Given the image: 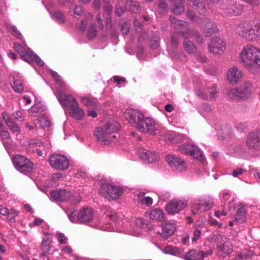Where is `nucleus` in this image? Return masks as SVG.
Returning <instances> with one entry per match:
<instances>
[{"label": "nucleus", "mask_w": 260, "mask_h": 260, "mask_svg": "<svg viewBox=\"0 0 260 260\" xmlns=\"http://www.w3.org/2000/svg\"><path fill=\"white\" fill-rule=\"evenodd\" d=\"M129 122L141 133L154 134L155 131V122L152 118L145 117L144 115L137 111H131L125 115Z\"/></svg>", "instance_id": "f257e3e1"}, {"label": "nucleus", "mask_w": 260, "mask_h": 260, "mask_svg": "<svg viewBox=\"0 0 260 260\" xmlns=\"http://www.w3.org/2000/svg\"><path fill=\"white\" fill-rule=\"evenodd\" d=\"M120 124L114 120L109 121L103 127H97L94 132V136L102 145H109L114 142L118 135L116 133L120 129Z\"/></svg>", "instance_id": "f03ea898"}, {"label": "nucleus", "mask_w": 260, "mask_h": 260, "mask_svg": "<svg viewBox=\"0 0 260 260\" xmlns=\"http://www.w3.org/2000/svg\"><path fill=\"white\" fill-rule=\"evenodd\" d=\"M240 58L248 69L260 67V50L252 45H247L241 50Z\"/></svg>", "instance_id": "7ed1b4c3"}, {"label": "nucleus", "mask_w": 260, "mask_h": 260, "mask_svg": "<svg viewBox=\"0 0 260 260\" xmlns=\"http://www.w3.org/2000/svg\"><path fill=\"white\" fill-rule=\"evenodd\" d=\"M15 168L22 173L27 174L32 172L34 164L23 155H15L12 159Z\"/></svg>", "instance_id": "20e7f679"}, {"label": "nucleus", "mask_w": 260, "mask_h": 260, "mask_svg": "<svg viewBox=\"0 0 260 260\" xmlns=\"http://www.w3.org/2000/svg\"><path fill=\"white\" fill-rule=\"evenodd\" d=\"M99 191L100 193L109 200H115L119 198L123 193L121 187L113 185L109 183H103L101 185Z\"/></svg>", "instance_id": "39448f33"}, {"label": "nucleus", "mask_w": 260, "mask_h": 260, "mask_svg": "<svg viewBox=\"0 0 260 260\" xmlns=\"http://www.w3.org/2000/svg\"><path fill=\"white\" fill-rule=\"evenodd\" d=\"M212 239L214 242L216 243L219 254L222 256H226L232 252L231 243L221 235H215Z\"/></svg>", "instance_id": "423d86ee"}, {"label": "nucleus", "mask_w": 260, "mask_h": 260, "mask_svg": "<svg viewBox=\"0 0 260 260\" xmlns=\"http://www.w3.org/2000/svg\"><path fill=\"white\" fill-rule=\"evenodd\" d=\"M50 165L56 170H64L68 168L69 162L68 158L64 155L54 154L49 158Z\"/></svg>", "instance_id": "0eeeda50"}, {"label": "nucleus", "mask_w": 260, "mask_h": 260, "mask_svg": "<svg viewBox=\"0 0 260 260\" xmlns=\"http://www.w3.org/2000/svg\"><path fill=\"white\" fill-rule=\"evenodd\" d=\"M253 24L249 21H244L239 23L236 28V33L243 39L251 41Z\"/></svg>", "instance_id": "6e6552de"}, {"label": "nucleus", "mask_w": 260, "mask_h": 260, "mask_svg": "<svg viewBox=\"0 0 260 260\" xmlns=\"http://www.w3.org/2000/svg\"><path fill=\"white\" fill-rule=\"evenodd\" d=\"M187 205L186 200H173L166 206V211L169 214H175L179 213Z\"/></svg>", "instance_id": "1a4fd4ad"}, {"label": "nucleus", "mask_w": 260, "mask_h": 260, "mask_svg": "<svg viewBox=\"0 0 260 260\" xmlns=\"http://www.w3.org/2000/svg\"><path fill=\"white\" fill-rule=\"evenodd\" d=\"M220 7L226 14L230 15H239L243 11V6L240 4H237V3H233L229 5H226L225 4H221Z\"/></svg>", "instance_id": "9d476101"}, {"label": "nucleus", "mask_w": 260, "mask_h": 260, "mask_svg": "<svg viewBox=\"0 0 260 260\" xmlns=\"http://www.w3.org/2000/svg\"><path fill=\"white\" fill-rule=\"evenodd\" d=\"M209 51L214 54H222L225 50V44L220 38H213L209 46Z\"/></svg>", "instance_id": "9b49d317"}, {"label": "nucleus", "mask_w": 260, "mask_h": 260, "mask_svg": "<svg viewBox=\"0 0 260 260\" xmlns=\"http://www.w3.org/2000/svg\"><path fill=\"white\" fill-rule=\"evenodd\" d=\"M166 160L171 167H174L179 171H183L186 169L184 161L175 155H168L166 157Z\"/></svg>", "instance_id": "f8f14e48"}, {"label": "nucleus", "mask_w": 260, "mask_h": 260, "mask_svg": "<svg viewBox=\"0 0 260 260\" xmlns=\"http://www.w3.org/2000/svg\"><path fill=\"white\" fill-rule=\"evenodd\" d=\"M246 145L250 149L260 148V131L249 134L246 141Z\"/></svg>", "instance_id": "ddd939ff"}, {"label": "nucleus", "mask_w": 260, "mask_h": 260, "mask_svg": "<svg viewBox=\"0 0 260 260\" xmlns=\"http://www.w3.org/2000/svg\"><path fill=\"white\" fill-rule=\"evenodd\" d=\"M93 211L91 208L86 207L81 209L77 216V219L82 223H87L93 219Z\"/></svg>", "instance_id": "4468645a"}, {"label": "nucleus", "mask_w": 260, "mask_h": 260, "mask_svg": "<svg viewBox=\"0 0 260 260\" xmlns=\"http://www.w3.org/2000/svg\"><path fill=\"white\" fill-rule=\"evenodd\" d=\"M212 251L206 252L197 250L189 251L185 255L186 260H203L205 257L212 254Z\"/></svg>", "instance_id": "2eb2a0df"}, {"label": "nucleus", "mask_w": 260, "mask_h": 260, "mask_svg": "<svg viewBox=\"0 0 260 260\" xmlns=\"http://www.w3.org/2000/svg\"><path fill=\"white\" fill-rule=\"evenodd\" d=\"M51 196L59 202H66L72 198L71 192L65 189L53 190L51 192Z\"/></svg>", "instance_id": "dca6fc26"}, {"label": "nucleus", "mask_w": 260, "mask_h": 260, "mask_svg": "<svg viewBox=\"0 0 260 260\" xmlns=\"http://www.w3.org/2000/svg\"><path fill=\"white\" fill-rule=\"evenodd\" d=\"M238 99L245 100L248 98L251 92V85L249 82H245L237 88Z\"/></svg>", "instance_id": "f3484780"}, {"label": "nucleus", "mask_w": 260, "mask_h": 260, "mask_svg": "<svg viewBox=\"0 0 260 260\" xmlns=\"http://www.w3.org/2000/svg\"><path fill=\"white\" fill-rule=\"evenodd\" d=\"M202 27L206 37H209L217 31L216 25L214 22L208 18L204 19Z\"/></svg>", "instance_id": "a211bd4d"}, {"label": "nucleus", "mask_w": 260, "mask_h": 260, "mask_svg": "<svg viewBox=\"0 0 260 260\" xmlns=\"http://www.w3.org/2000/svg\"><path fill=\"white\" fill-rule=\"evenodd\" d=\"M182 36L183 38H194L198 44H202L203 42V38L200 32L195 29L188 28L185 31H181Z\"/></svg>", "instance_id": "6ab92c4d"}, {"label": "nucleus", "mask_w": 260, "mask_h": 260, "mask_svg": "<svg viewBox=\"0 0 260 260\" xmlns=\"http://www.w3.org/2000/svg\"><path fill=\"white\" fill-rule=\"evenodd\" d=\"M58 99L60 104L67 109L71 107V105L78 103L75 98L72 95L68 94H60L58 96Z\"/></svg>", "instance_id": "aec40b11"}, {"label": "nucleus", "mask_w": 260, "mask_h": 260, "mask_svg": "<svg viewBox=\"0 0 260 260\" xmlns=\"http://www.w3.org/2000/svg\"><path fill=\"white\" fill-rule=\"evenodd\" d=\"M2 117L4 120L6 124L9 128L11 131L13 133H19L20 128L18 125L14 121L12 117L5 113L3 112L2 114Z\"/></svg>", "instance_id": "412c9836"}, {"label": "nucleus", "mask_w": 260, "mask_h": 260, "mask_svg": "<svg viewBox=\"0 0 260 260\" xmlns=\"http://www.w3.org/2000/svg\"><path fill=\"white\" fill-rule=\"evenodd\" d=\"M67 110L69 111V115L73 118L77 120H81L83 118L84 111L79 107L78 103L71 105Z\"/></svg>", "instance_id": "4be33fe9"}, {"label": "nucleus", "mask_w": 260, "mask_h": 260, "mask_svg": "<svg viewBox=\"0 0 260 260\" xmlns=\"http://www.w3.org/2000/svg\"><path fill=\"white\" fill-rule=\"evenodd\" d=\"M10 84L14 91L21 93L24 90L22 78L18 76H13L11 80Z\"/></svg>", "instance_id": "5701e85b"}, {"label": "nucleus", "mask_w": 260, "mask_h": 260, "mask_svg": "<svg viewBox=\"0 0 260 260\" xmlns=\"http://www.w3.org/2000/svg\"><path fill=\"white\" fill-rule=\"evenodd\" d=\"M139 155L142 160L148 163L156 161L158 159L157 154H154L151 152L144 149H140L139 151Z\"/></svg>", "instance_id": "b1692460"}, {"label": "nucleus", "mask_w": 260, "mask_h": 260, "mask_svg": "<svg viewBox=\"0 0 260 260\" xmlns=\"http://www.w3.org/2000/svg\"><path fill=\"white\" fill-rule=\"evenodd\" d=\"M161 228V236L165 239H168L173 234L176 228L174 223L165 222L162 224Z\"/></svg>", "instance_id": "393cba45"}, {"label": "nucleus", "mask_w": 260, "mask_h": 260, "mask_svg": "<svg viewBox=\"0 0 260 260\" xmlns=\"http://www.w3.org/2000/svg\"><path fill=\"white\" fill-rule=\"evenodd\" d=\"M241 77V71L236 67L230 69L228 72V80L233 84L237 83Z\"/></svg>", "instance_id": "a878e982"}, {"label": "nucleus", "mask_w": 260, "mask_h": 260, "mask_svg": "<svg viewBox=\"0 0 260 260\" xmlns=\"http://www.w3.org/2000/svg\"><path fill=\"white\" fill-rule=\"evenodd\" d=\"M173 4L172 12L175 14H181L184 11L182 0H169Z\"/></svg>", "instance_id": "bb28decb"}, {"label": "nucleus", "mask_w": 260, "mask_h": 260, "mask_svg": "<svg viewBox=\"0 0 260 260\" xmlns=\"http://www.w3.org/2000/svg\"><path fill=\"white\" fill-rule=\"evenodd\" d=\"M85 19L82 20L80 22L76 24V27L79 31L84 32L89 23V21L92 19V15L88 12L84 15Z\"/></svg>", "instance_id": "cd10ccee"}, {"label": "nucleus", "mask_w": 260, "mask_h": 260, "mask_svg": "<svg viewBox=\"0 0 260 260\" xmlns=\"http://www.w3.org/2000/svg\"><path fill=\"white\" fill-rule=\"evenodd\" d=\"M52 243V240H49V238L43 239L41 246V249L42 251V253L41 254V256L42 257H47V256L49 254V251L51 248V243Z\"/></svg>", "instance_id": "c85d7f7f"}, {"label": "nucleus", "mask_w": 260, "mask_h": 260, "mask_svg": "<svg viewBox=\"0 0 260 260\" xmlns=\"http://www.w3.org/2000/svg\"><path fill=\"white\" fill-rule=\"evenodd\" d=\"M149 217L156 221H161L164 219L165 213L163 211L160 209H153L149 212Z\"/></svg>", "instance_id": "c756f323"}, {"label": "nucleus", "mask_w": 260, "mask_h": 260, "mask_svg": "<svg viewBox=\"0 0 260 260\" xmlns=\"http://www.w3.org/2000/svg\"><path fill=\"white\" fill-rule=\"evenodd\" d=\"M247 211L245 207L242 206L239 208L235 216V221L239 223H242L246 221Z\"/></svg>", "instance_id": "7c9ffc66"}, {"label": "nucleus", "mask_w": 260, "mask_h": 260, "mask_svg": "<svg viewBox=\"0 0 260 260\" xmlns=\"http://www.w3.org/2000/svg\"><path fill=\"white\" fill-rule=\"evenodd\" d=\"M182 45L185 51L189 54H192L196 52L197 48L193 42L187 38H184Z\"/></svg>", "instance_id": "2f4dec72"}, {"label": "nucleus", "mask_w": 260, "mask_h": 260, "mask_svg": "<svg viewBox=\"0 0 260 260\" xmlns=\"http://www.w3.org/2000/svg\"><path fill=\"white\" fill-rule=\"evenodd\" d=\"M126 9L134 13H138L141 11V8L138 2L131 0L127 1L125 3Z\"/></svg>", "instance_id": "473e14b6"}, {"label": "nucleus", "mask_w": 260, "mask_h": 260, "mask_svg": "<svg viewBox=\"0 0 260 260\" xmlns=\"http://www.w3.org/2000/svg\"><path fill=\"white\" fill-rule=\"evenodd\" d=\"M181 36V31H175L172 34L170 40L172 48L174 49L177 48L179 45V40Z\"/></svg>", "instance_id": "72a5a7b5"}, {"label": "nucleus", "mask_w": 260, "mask_h": 260, "mask_svg": "<svg viewBox=\"0 0 260 260\" xmlns=\"http://www.w3.org/2000/svg\"><path fill=\"white\" fill-rule=\"evenodd\" d=\"M20 56L23 60L28 63L34 61L36 57V54L29 49L25 50Z\"/></svg>", "instance_id": "f704fd0d"}, {"label": "nucleus", "mask_w": 260, "mask_h": 260, "mask_svg": "<svg viewBox=\"0 0 260 260\" xmlns=\"http://www.w3.org/2000/svg\"><path fill=\"white\" fill-rule=\"evenodd\" d=\"M195 145L192 143H186L179 145L178 148L181 153L190 155L192 150L194 148Z\"/></svg>", "instance_id": "c9c22d12"}, {"label": "nucleus", "mask_w": 260, "mask_h": 260, "mask_svg": "<svg viewBox=\"0 0 260 260\" xmlns=\"http://www.w3.org/2000/svg\"><path fill=\"white\" fill-rule=\"evenodd\" d=\"M253 255L252 251L244 249L239 254L237 255L233 260H248Z\"/></svg>", "instance_id": "e433bc0d"}, {"label": "nucleus", "mask_w": 260, "mask_h": 260, "mask_svg": "<svg viewBox=\"0 0 260 260\" xmlns=\"http://www.w3.org/2000/svg\"><path fill=\"white\" fill-rule=\"evenodd\" d=\"M251 41L260 40V22L253 25Z\"/></svg>", "instance_id": "4c0bfd02"}, {"label": "nucleus", "mask_w": 260, "mask_h": 260, "mask_svg": "<svg viewBox=\"0 0 260 260\" xmlns=\"http://www.w3.org/2000/svg\"><path fill=\"white\" fill-rule=\"evenodd\" d=\"M170 20L172 25L176 28H178L179 26L186 27L188 25V23L187 22L178 20L176 17L172 16H170Z\"/></svg>", "instance_id": "58836bf2"}, {"label": "nucleus", "mask_w": 260, "mask_h": 260, "mask_svg": "<svg viewBox=\"0 0 260 260\" xmlns=\"http://www.w3.org/2000/svg\"><path fill=\"white\" fill-rule=\"evenodd\" d=\"M163 252L166 254L174 255H179L181 253V250L179 248L171 245L166 246L163 250Z\"/></svg>", "instance_id": "ea45409f"}, {"label": "nucleus", "mask_w": 260, "mask_h": 260, "mask_svg": "<svg viewBox=\"0 0 260 260\" xmlns=\"http://www.w3.org/2000/svg\"><path fill=\"white\" fill-rule=\"evenodd\" d=\"M37 120L40 124V127L43 128L49 126L51 124L48 117L44 115L39 116Z\"/></svg>", "instance_id": "a19ab883"}, {"label": "nucleus", "mask_w": 260, "mask_h": 260, "mask_svg": "<svg viewBox=\"0 0 260 260\" xmlns=\"http://www.w3.org/2000/svg\"><path fill=\"white\" fill-rule=\"evenodd\" d=\"M51 17L53 20L56 21L59 24L64 23L66 20L64 14L61 12H56L53 13Z\"/></svg>", "instance_id": "79ce46f5"}, {"label": "nucleus", "mask_w": 260, "mask_h": 260, "mask_svg": "<svg viewBox=\"0 0 260 260\" xmlns=\"http://www.w3.org/2000/svg\"><path fill=\"white\" fill-rule=\"evenodd\" d=\"M186 137L181 134H173L169 136V139L173 143H179L184 139Z\"/></svg>", "instance_id": "37998d69"}, {"label": "nucleus", "mask_w": 260, "mask_h": 260, "mask_svg": "<svg viewBox=\"0 0 260 260\" xmlns=\"http://www.w3.org/2000/svg\"><path fill=\"white\" fill-rule=\"evenodd\" d=\"M194 9L198 10L200 14H203L205 12V4L201 0H195L193 3Z\"/></svg>", "instance_id": "c03bdc74"}, {"label": "nucleus", "mask_w": 260, "mask_h": 260, "mask_svg": "<svg viewBox=\"0 0 260 260\" xmlns=\"http://www.w3.org/2000/svg\"><path fill=\"white\" fill-rule=\"evenodd\" d=\"M192 152H191L190 156H193L194 158L200 161H202L204 159L203 154L197 146L195 145L194 148L192 150Z\"/></svg>", "instance_id": "a18cd8bd"}, {"label": "nucleus", "mask_w": 260, "mask_h": 260, "mask_svg": "<svg viewBox=\"0 0 260 260\" xmlns=\"http://www.w3.org/2000/svg\"><path fill=\"white\" fill-rule=\"evenodd\" d=\"M98 30L95 28V25L93 23H91L87 30V36L90 39H93L96 36Z\"/></svg>", "instance_id": "49530a36"}, {"label": "nucleus", "mask_w": 260, "mask_h": 260, "mask_svg": "<svg viewBox=\"0 0 260 260\" xmlns=\"http://www.w3.org/2000/svg\"><path fill=\"white\" fill-rule=\"evenodd\" d=\"M193 228L194 230L192 233L191 241L192 242L196 243L197 241L201 238L202 231L201 229L198 227H193Z\"/></svg>", "instance_id": "de8ad7c7"}, {"label": "nucleus", "mask_w": 260, "mask_h": 260, "mask_svg": "<svg viewBox=\"0 0 260 260\" xmlns=\"http://www.w3.org/2000/svg\"><path fill=\"white\" fill-rule=\"evenodd\" d=\"M82 101L84 104L87 106H96V99L93 98L82 97Z\"/></svg>", "instance_id": "09e8293b"}, {"label": "nucleus", "mask_w": 260, "mask_h": 260, "mask_svg": "<svg viewBox=\"0 0 260 260\" xmlns=\"http://www.w3.org/2000/svg\"><path fill=\"white\" fill-rule=\"evenodd\" d=\"M157 8L159 14H164L167 11L168 5L164 0H159L157 5Z\"/></svg>", "instance_id": "8fccbe9b"}, {"label": "nucleus", "mask_w": 260, "mask_h": 260, "mask_svg": "<svg viewBox=\"0 0 260 260\" xmlns=\"http://www.w3.org/2000/svg\"><path fill=\"white\" fill-rule=\"evenodd\" d=\"M198 210L201 211H206L210 209L213 206V203L212 201H208L204 204L200 203L198 204Z\"/></svg>", "instance_id": "3c124183"}, {"label": "nucleus", "mask_w": 260, "mask_h": 260, "mask_svg": "<svg viewBox=\"0 0 260 260\" xmlns=\"http://www.w3.org/2000/svg\"><path fill=\"white\" fill-rule=\"evenodd\" d=\"M228 97L232 100H239L237 88L229 89L226 93Z\"/></svg>", "instance_id": "603ef678"}, {"label": "nucleus", "mask_w": 260, "mask_h": 260, "mask_svg": "<svg viewBox=\"0 0 260 260\" xmlns=\"http://www.w3.org/2000/svg\"><path fill=\"white\" fill-rule=\"evenodd\" d=\"M18 215V212L14 209H11L7 214V218L8 220L11 222H15V217Z\"/></svg>", "instance_id": "864d4df0"}, {"label": "nucleus", "mask_w": 260, "mask_h": 260, "mask_svg": "<svg viewBox=\"0 0 260 260\" xmlns=\"http://www.w3.org/2000/svg\"><path fill=\"white\" fill-rule=\"evenodd\" d=\"M10 138V135L6 128L0 131V138L2 141L5 140H9Z\"/></svg>", "instance_id": "5fc2aeb1"}, {"label": "nucleus", "mask_w": 260, "mask_h": 260, "mask_svg": "<svg viewBox=\"0 0 260 260\" xmlns=\"http://www.w3.org/2000/svg\"><path fill=\"white\" fill-rule=\"evenodd\" d=\"M9 29L11 33L17 38L21 39L22 38V36L20 31L17 30V28L14 26H10L9 27Z\"/></svg>", "instance_id": "6e6d98bb"}, {"label": "nucleus", "mask_w": 260, "mask_h": 260, "mask_svg": "<svg viewBox=\"0 0 260 260\" xmlns=\"http://www.w3.org/2000/svg\"><path fill=\"white\" fill-rule=\"evenodd\" d=\"M139 203L142 205H145L147 207H150L153 203V199L150 197H146L142 198Z\"/></svg>", "instance_id": "4d7b16f0"}, {"label": "nucleus", "mask_w": 260, "mask_h": 260, "mask_svg": "<svg viewBox=\"0 0 260 260\" xmlns=\"http://www.w3.org/2000/svg\"><path fill=\"white\" fill-rule=\"evenodd\" d=\"M13 119L16 121L22 122L23 120L22 115L21 112L17 111L16 113L9 115Z\"/></svg>", "instance_id": "13d9d810"}, {"label": "nucleus", "mask_w": 260, "mask_h": 260, "mask_svg": "<svg viewBox=\"0 0 260 260\" xmlns=\"http://www.w3.org/2000/svg\"><path fill=\"white\" fill-rule=\"evenodd\" d=\"M71 9H72L74 11V14L73 16L75 17V15H81L83 13V10L82 7L75 6V5H72L71 7Z\"/></svg>", "instance_id": "bf43d9fd"}, {"label": "nucleus", "mask_w": 260, "mask_h": 260, "mask_svg": "<svg viewBox=\"0 0 260 260\" xmlns=\"http://www.w3.org/2000/svg\"><path fill=\"white\" fill-rule=\"evenodd\" d=\"M246 172L245 169L241 168H237L236 169L233 170L232 175L234 177H238L239 175H242L243 173Z\"/></svg>", "instance_id": "052dcab7"}, {"label": "nucleus", "mask_w": 260, "mask_h": 260, "mask_svg": "<svg viewBox=\"0 0 260 260\" xmlns=\"http://www.w3.org/2000/svg\"><path fill=\"white\" fill-rule=\"evenodd\" d=\"M51 75L53 79L57 83L61 85L64 84V82L62 81L61 77L56 72L54 71H52Z\"/></svg>", "instance_id": "680f3d73"}, {"label": "nucleus", "mask_w": 260, "mask_h": 260, "mask_svg": "<svg viewBox=\"0 0 260 260\" xmlns=\"http://www.w3.org/2000/svg\"><path fill=\"white\" fill-rule=\"evenodd\" d=\"M130 25L129 23L124 22L121 24V30L123 35H127L129 31Z\"/></svg>", "instance_id": "e2e57ef3"}, {"label": "nucleus", "mask_w": 260, "mask_h": 260, "mask_svg": "<svg viewBox=\"0 0 260 260\" xmlns=\"http://www.w3.org/2000/svg\"><path fill=\"white\" fill-rule=\"evenodd\" d=\"M217 86L216 85H212V87L208 89L209 92L211 99H214L215 98V94L217 93L216 91Z\"/></svg>", "instance_id": "0e129e2a"}, {"label": "nucleus", "mask_w": 260, "mask_h": 260, "mask_svg": "<svg viewBox=\"0 0 260 260\" xmlns=\"http://www.w3.org/2000/svg\"><path fill=\"white\" fill-rule=\"evenodd\" d=\"M14 50L17 52V53L20 55L23 51L25 50L24 48L21 46L20 44L19 43H14Z\"/></svg>", "instance_id": "69168bd1"}, {"label": "nucleus", "mask_w": 260, "mask_h": 260, "mask_svg": "<svg viewBox=\"0 0 260 260\" xmlns=\"http://www.w3.org/2000/svg\"><path fill=\"white\" fill-rule=\"evenodd\" d=\"M96 20L98 23V27L100 29H102L104 28V25L103 23V20L102 19V17L100 14H98L96 16Z\"/></svg>", "instance_id": "338daca9"}, {"label": "nucleus", "mask_w": 260, "mask_h": 260, "mask_svg": "<svg viewBox=\"0 0 260 260\" xmlns=\"http://www.w3.org/2000/svg\"><path fill=\"white\" fill-rule=\"evenodd\" d=\"M186 15L187 17L192 21H196L197 19L198 18V17L195 15L194 13L190 10L187 11Z\"/></svg>", "instance_id": "774afa93"}]
</instances>
